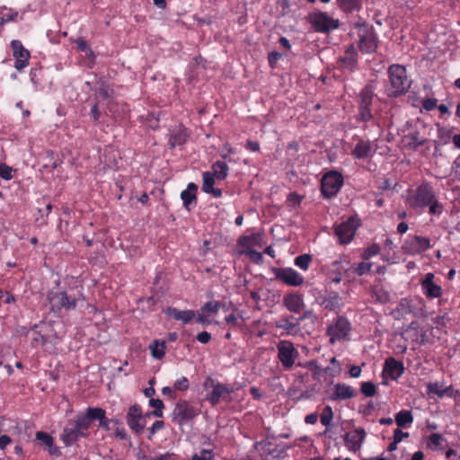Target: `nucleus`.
<instances>
[{
	"label": "nucleus",
	"instance_id": "nucleus-1",
	"mask_svg": "<svg viewBox=\"0 0 460 460\" xmlns=\"http://www.w3.org/2000/svg\"><path fill=\"white\" fill-rule=\"evenodd\" d=\"M89 428L86 412L78 414L67 422L61 435V439L66 446H71L79 438L87 437Z\"/></svg>",
	"mask_w": 460,
	"mask_h": 460
},
{
	"label": "nucleus",
	"instance_id": "nucleus-2",
	"mask_svg": "<svg viewBox=\"0 0 460 460\" xmlns=\"http://www.w3.org/2000/svg\"><path fill=\"white\" fill-rule=\"evenodd\" d=\"M389 85L386 93L390 97H396L405 93L411 86L406 69L401 65H392L388 68Z\"/></svg>",
	"mask_w": 460,
	"mask_h": 460
},
{
	"label": "nucleus",
	"instance_id": "nucleus-3",
	"mask_svg": "<svg viewBox=\"0 0 460 460\" xmlns=\"http://www.w3.org/2000/svg\"><path fill=\"white\" fill-rule=\"evenodd\" d=\"M48 302L49 309L55 314H59L63 310H74L78 300L69 296L66 291L51 290L48 293Z\"/></svg>",
	"mask_w": 460,
	"mask_h": 460
},
{
	"label": "nucleus",
	"instance_id": "nucleus-4",
	"mask_svg": "<svg viewBox=\"0 0 460 460\" xmlns=\"http://www.w3.org/2000/svg\"><path fill=\"white\" fill-rule=\"evenodd\" d=\"M435 195L430 185L425 183L409 194L407 201L411 208H423L432 202Z\"/></svg>",
	"mask_w": 460,
	"mask_h": 460
},
{
	"label": "nucleus",
	"instance_id": "nucleus-5",
	"mask_svg": "<svg viewBox=\"0 0 460 460\" xmlns=\"http://www.w3.org/2000/svg\"><path fill=\"white\" fill-rule=\"evenodd\" d=\"M278 358L286 370L291 369L299 357L298 350L289 341H280L277 344Z\"/></svg>",
	"mask_w": 460,
	"mask_h": 460
},
{
	"label": "nucleus",
	"instance_id": "nucleus-6",
	"mask_svg": "<svg viewBox=\"0 0 460 460\" xmlns=\"http://www.w3.org/2000/svg\"><path fill=\"white\" fill-rule=\"evenodd\" d=\"M374 91L370 85L365 86L358 96V118L363 122L370 121L373 118L371 106Z\"/></svg>",
	"mask_w": 460,
	"mask_h": 460
},
{
	"label": "nucleus",
	"instance_id": "nucleus-7",
	"mask_svg": "<svg viewBox=\"0 0 460 460\" xmlns=\"http://www.w3.org/2000/svg\"><path fill=\"white\" fill-rule=\"evenodd\" d=\"M309 21L319 32H329L337 29L340 25L338 19H334L323 12L312 13L309 15Z\"/></svg>",
	"mask_w": 460,
	"mask_h": 460
},
{
	"label": "nucleus",
	"instance_id": "nucleus-8",
	"mask_svg": "<svg viewBox=\"0 0 460 460\" xmlns=\"http://www.w3.org/2000/svg\"><path fill=\"white\" fill-rule=\"evenodd\" d=\"M343 184L342 175L337 172H327L322 179V192L326 198L335 196Z\"/></svg>",
	"mask_w": 460,
	"mask_h": 460
},
{
	"label": "nucleus",
	"instance_id": "nucleus-9",
	"mask_svg": "<svg viewBox=\"0 0 460 460\" xmlns=\"http://www.w3.org/2000/svg\"><path fill=\"white\" fill-rule=\"evenodd\" d=\"M350 330L351 326L349 322L345 317H338L327 329V334L330 337L331 343L346 339Z\"/></svg>",
	"mask_w": 460,
	"mask_h": 460
},
{
	"label": "nucleus",
	"instance_id": "nucleus-10",
	"mask_svg": "<svg viewBox=\"0 0 460 460\" xmlns=\"http://www.w3.org/2000/svg\"><path fill=\"white\" fill-rule=\"evenodd\" d=\"M430 248V241L427 237L409 235L404 241L402 249L410 255L420 254Z\"/></svg>",
	"mask_w": 460,
	"mask_h": 460
},
{
	"label": "nucleus",
	"instance_id": "nucleus-11",
	"mask_svg": "<svg viewBox=\"0 0 460 460\" xmlns=\"http://www.w3.org/2000/svg\"><path fill=\"white\" fill-rule=\"evenodd\" d=\"M358 226V220L354 217H350L347 221L336 226L335 234L339 242L342 244L349 243L352 240Z\"/></svg>",
	"mask_w": 460,
	"mask_h": 460
},
{
	"label": "nucleus",
	"instance_id": "nucleus-12",
	"mask_svg": "<svg viewBox=\"0 0 460 460\" xmlns=\"http://www.w3.org/2000/svg\"><path fill=\"white\" fill-rule=\"evenodd\" d=\"M233 392L229 385L211 381V390L207 394L206 399L212 404H217L220 400L229 401L227 396Z\"/></svg>",
	"mask_w": 460,
	"mask_h": 460
},
{
	"label": "nucleus",
	"instance_id": "nucleus-13",
	"mask_svg": "<svg viewBox=\"0 0 460 460\" xmlns=\"http://www.w3.org/2000/svg\"><path fill=\"white\" fill-rule=\"evenodd\" d=\"M199 410L186 401H180L174 410V419L179 424H182L199 414Z\"/></svg>",
	"mask_w": 460,
	"mask_h": 460
},
{
	"label": "nucleus",
	"instance_id": "nucleus-14",
	"mask_svg": "<svg viewBox=\"0 0 460 460\" xmlns=\"http://www.w3.org/2000/svg\"><path fill=\"white\" fill-rule=\"evenodd\" d=\"M277 279L291 287H299L303 285L305 279L292 268H279L275 271Z\"/></svg>",
	"mask_w": 460,
	"mask_h": 460
},
{
	"label": "nucleus",
	"instance_id": "nucleus-15",
	"mask_svg": "<svg viewBox=\"0 0 460 460\" xmlns=\"http://www.w3.org/2000/svg\"><path fill=\"white\" fill-rule=\"evenodd\" d=\"M128 427L136 433L139 434L145 428V420L142 415V409L135 404L129 407L126 416Z\"/></svg>",
	"mask_w": 460,
	"mask_h": 460
},
{
	"label": "nucleus",
	"instance_id": "nucleus-16",
	"mask_svg": "<svg viewBox=\"0 0 460 460\" xmlns=\"http://www.w3.org/2000/svg\"><path fill=\"white\" fill-rule=\"evenodd\" d=\"M349 262L347 258L342 257L328 265V278L333 283H340L342 275L349 270Z\"/></svg>",
	"mask_w": 460,
	"mask_h": 460
},
{
	"label": "nucleus",
	"instance_id": "nucleus-17",
	"mask_svg": "<svg viewBox=\"0 0 460 460\" xmlns=\"http://www.w3.org/2000/svg\"><path fill=\"white\" fill-rule=\"evenodd\" d=\"M13 56L15 58L14 67L18 71H22L29 65L30 52L22 46V42L13 40L11 42Z\"/></svg>",
	"mask_w": 460,
	"mask_h": 460
},
{
	"label": "nucleus",
	"instance_id": "nucleus-18",
	"mask_svg": "<svg viewBox=\"0 0 460 460\" xmlns=\"http://www.w3.org/2000/svg\"><path fill=\"white\" fill-rule=\"evenodd\" d=\"M365 438V429L362 428H358L353 431L348 432L344 435L345 445L349 450L356 452L361 447Z\"/></svg>",
	"mask_w": 460,
	"mask_h": 460
},
{
	"label": "nucleus",
	"instance_id": "nucleus-19",
	"mask_svg": "<svg viewBox=\"0 0 460 460\" xmlns=\"http://www.w3.org/2000/svg\"><path fill=\"white\" fill-rule=\"evenodd\" d=\"M340 66L348 72L354 71L358 66V52L353 45L346 48L344 56L339 58Z\"/></svg>",
	"mask_w": 460,
	"mask_h": 460
},
{
	"label": "nucleus",
	"instance_id": "nucleus-20",
	"mask_svg": "<svg viewBox=\"0 0 460 460\" xmlns=\"http://www.w3.org/2000/svg\"><path fill=\"white\" fill-rule=\"evenodd\" d=\"M434 274L427 273L421 280V288L423 294L428 298H438L442 295V288L439 285L433 281Z\"/></svg>",
	"mask_w": 460,
	"mask_h": 460
},
{
	"label": "nucleus",
	"instance_id": "nucleus-21",
	"mask_svg": "<svg viewBox=\"0 0 460 460\" xmlns=\"http://www.w3.org/2000/svg\"><path fill=\"white\" fill-rule=\"evenodd\" d=\"M283 305L289 312L294 314L300 313L305 306L303 296L296 292L285 295Z\"/></svg>",
	"mask_w": 460,
	"mask_h": 460
},
{
	"label": "nucleus",
	"instance_id": "nucleus-22",
	"mask_svg": "<svg viewBox=\"0 0 460 460\" xmlns=\"http://www.w3.org/2000/svg\"><path fill=\"white\" fill-rule=\"evenodd\" d=\"M86 416L89 427L94 420H98L100 421L99 427L106 430L110 429V420L106 419L104 410L101 408H89L86 411Z\"/></svg>",
	"mask_w": 460,
	"mask_h": 460
},
{
	"label": "nucleus",
	"instance_id": "nucleus-23",
	"mask_svg": "<svg viewBox=\"0 0 460 460\" xmlns=\"http://www.w3.org/2000/svg\"><path fill=\"white\" fill-rule=\"evenodd\" d=\"M384 372L395 380L403 374L404 367L402 362L395 360L394 358H389L385 360Z\"/></svg>",
	"mask_w": 460,
	"mask_h": 460
},
{
	"label": "nucleus",
	"instance_id": "nucleus-24",
	"mask_svg": "<svg viewBox=\"0 0 460 460\" xmlns=\"http://www.w3.org/2000/svg\"><path fill=\"white\" fill-rule=\"evenodd\" d=\"M357 395V391L345 384H336L333 387L332 400H347Z\"/></svg>",
	"mask_w": 460,
	"mask_h": 460
},
{
	"label": "nucleus",
	"instance_id": "nucleus-25",
	"mask_svg": "<svg viewBox=\"0 0 460 460\" xmlns=\"http://www.w3.org/2000/svg\"><path fill=\"white\" fill-rule=\"evenodd\" d=\"M188 137L189 134L187 129L182 125L176 126L171 130L169 139L171 147L183 145L187 141Z\"/></svg>",
	"mask_w": 460,
	"mask_h": 460
},
{
	"label": "nucleus",
	"instance_id": "nucleus-26",
	"mask_svg": "<svg viewBox=\"0 0 460 460\" xmlns=\"http://www.w3.org/2000/svg\"><path fill=\"white\" fill-rule=\"evenodd\" d=\"M198 187L195 183L190 182L188 184L187 189L182 190L181 193V199L183 201V205L187 210H190L193 205H196V192Z\"/></svg>",
	"mask_w": 460,
	"mask_h": 460
},
{
	"label": "nucleus",
	"instance_id": "nucleus-27",
	"mask_svg": "<svg viewBox=\"0 0 460 460\" xmlns=\"http://www.w3.org/2000/svg\"><path fill=\"white\" fill-rule=\"evenodd\" d=\"M203 184L202 190L206 193L212 194L215 198L222 196V190L217 188H214L215 176L211 172H203Z\"/></svg>",
	"mask_w": 460,
	"mask_h": 460
},
{
	"label": "nucleus",
	"instance_id": "nucleus-28",
	"mask_svg": "<svg viewBox=\"0 0 460 460\" xmlns=\"http://www.w3.org/2000/svg\"><path fill=\"white\" fill-rule=\"evenodd\" d=\"M36 438L40 441L41 446H45L50 455L59 456V449L54 446V439L50 435L43 431H38L36 433Z\"/></svg>",
	"mask_w": 460,
	"mask_h": 460
},
{
	"label": "nucleus",
	"instance_id": "nucleus-29",
	"mask_svg": "<svg viewBox=\"0 0 460 460\" xmlns=\"http://www.w3.org/2000/svg\"><path fill=\"white\" fill-rule=\"evenodd\" d=\"M377 47L376 38L371 33L367 32L360 36L359 39V49L365 53H372Z\"/></svg>",
	"mask_w": 460,
	"mask_h": 460
},
{
	"label": "nucleus",
	"instance_id": "nucleus-30",
	"mask_svg": "<svg viewBox=\"0 0 460 460\" xmlns=\"http://www.w3.org/2000/svg\"><path fill=\"white\" fill-rule=\"evenodd\" d=\"M166 314L177 321L183 323H190L195 316L196 313L192 310H179L177 308H168Z\"/></svg>",
	"mask_w": 460,
	"mask_h": 460
},
{
	"label": "nucleus",
	"instance_id": "nucleus-31",
	"mask_svg": "<svg viewBox=\"0 0 460 460\" xmlns=\"http://www.w3.org/2000/svg\"><path fill=\"white\" fill-rule=\"evenodd\" d=\"M412 301L408 298L402 299L397 307L393 311L394 318L400 319L413 312Z\"/></svg>",
	"mask_w": 460,
	"mask_h": 460
},
{
	"label": "nucleus",
	"instance_id": "nucleus-32",
	"mask_svg": "<svg viewBox=\"0 0 460 460\" xmlns=\"http://www.w3.org/2000/svg\"><path fill=\"white\" fill-rule=\"evenodd\" d=\"M372 147L369 142L359 141L352 150V155L358 159L367 158L370 155Z\"/></svg>",
	"mask_w": 460,
	"mask_h": 460
},
{
	"label": "nucleus",
	"instance_id": "nucleus-33",
	"mask_svg": "<svg viewBox=\"0 0 460 460\" xmlns=\"http://www.w3.org/2000/svg\"><path fill=\"white\" fill-rule=\"evenodd\" d=\"M342 305L341 297L337 292H330L323 301V305L329 310L338 309Z\"/></svg>",
	"mask_w": 460,
	"mask_h": 460
},
{
	"label": "nucleus",
	"instance_id": "nucleus-34",
	"mask_svg": "<svg viewBox=\"0 0 460 460\" xmlns=\"http://www.w3.org/2000/svg\"><path fill=\"white\" fill-rule=\"evenodd\" d=\"M427 390H428V393L434 394L438 395L439 398H442L445 395H449V396L452 395V393H451L452 387L451 386H447V387L444 388L442 386V385H440L438 382L428 384Z\"/></svg>",
	"mask_w": 460,
	"mask_h": 460
},
{
	"label": "nucleus",
	"instance_id": "nucleus-35",
	"mask_svg": "<svg viewBox=\"0 0 460 460\" xmlns=\"http://www.w3.org/2000/svg\"><path fill=\"white\" fill-rule=\"evenodd\" d=\"M165 341H159L157 340H155L149 344L151 355L156 359H161L164 358L165 354Z\"/></svg>",
	"mask_w": 460,
	"mask_h": 460
},
{
	"label": "nucleus",
	"instance_id": "nucleus-36",
	"mask_svg": "<svg viewBox=\"0 0 460 460\" xmlns=\"http://www.w3.org/2000/svg\"><path fill=\"white\" fill-rule=\"evenodd\" d=\"M228 166L224 161H217L212 165V173L218 180H224L228 174Z\"/></svg>",
	"mask_w": 460,
	"mask_h": 460
},
{
	"label": "nucleus",
	"instance_id": "nucleus-37",
	"mask_svg": "<svg viewBox=\"0 0 460 460\" xmlns=\"http://www.w3.org/2000/svg\"><path fill=\"white\" fill-rule=\"evenodd\" d=\"M405 145L411 148L416 149L425 143V139L420 137L418 132H412L404 137Z\"/></svg>",
	"mask_w": 460,
	"mask_h": 460
},
{
	"label": "nucleus",
	"instance_id": "nucleus-38",
	"mask_svg": "<svg viewBox=\"0 0 460 460\" xmlns=\"http://www.w3.org/2000/svg\"><path fill=\"white\" fill-rule=\"evenodd\" d=\"M298 325H299V322L292 323L288 320V317L282 318L276 323V326L278 328L286 330L288 334L296 333Z\"/></svg>",
	"mask_w": 460,
	"mask_h": 460
},
{
	"label": "nucleus",
	"instance_id": "nucleus-39",
	"mask_svg": "<svg viewBox=\"0 0 460 460\" xmlns=\"http://www.w3.org/2000/svg\"><path fill=\"white\" fill-rule=\"evenodd\" d=\"M339 7L347 13L358 10L360 8V0H337Z\"/></svg>",
	"mask_w": 460,
	"mask_h": 460
},
{
	"label": "nucleus",
	"instance_id": "nucleus-40",
	"mask_svg": "<svg viewBox=\"0 0 460 460\" xmlns=\"http://www.w3.org/2000/svg\"><path fill=\"white\" fill-rule=\"evenodd\" d=\"M394 420L398 427H404L407 424L412 423L413 417L410 411H400L396 413Z\"/></svg>",
	"mask_w": 460,
	"mask_h": 460
},
{
	"label": "nucleus",
	"instance_id": "nucleus-41",
	"mask_svg": "<svg viewBox=\"0 0 460 460\" xmlns=\"http://www.w3.org/2000/svg\"><path fill=\"white\" fill-rule=\"evenodd\" d=\"M220 307L221 303L219 301H209L201 306L200 311L206 313L209 316L211 314H217Z\"/></svg>",
	"mask_w": 460,
	"mask_h": 460
},
{
	"label": "nucleus",
	"instance_id": "nucleus-42",
	"mask_svg": "<svg viewBox=\"0 0 460 460\" xmlns=\"http://www.w3.org/2000/svg\"><path fill=\"white\" fill-rule=\"evenodd\" d=\"M311 261H312V256L310 254L305 253V254L296 257L294 263L296 266H297L301 270H306L309 268Z\"/></svg>",
	"mask_w": 460,
	"mask_h": 460
},
{
	"label": "nucleus",
	"instance_id": "nucleus-43",
	"mask_svg": "<svg viewBox=\"0 0 460 460\" xmlns=\"http://www.w3.org/2000/svg\"><path fill=\"white\" fill-rule=\"evenodd\" d=\"M428 438H429L428 447L432 450L439 449L441 447V444L444 440L442 436L438 433H432L431 435L429 436Z\"/></svg>",
	"mask_w": 460,
	"mask_h": 460
},
{
	"label": "nucleus",
	"instance_id": "nucleus-44",
	"mask_svg": "<svg viewBox=\"0 0 460 460\" xmlns=\"http://www.w3.org/2000/svg\"><path fill=\"white\" fill-rule=\"evenodd\" d=\"M333 419V411L331 406H325L321 415V423L328 428Z\"/></svg>",
	"mask_w": 460,
	"mask_h": 460
},
{
	"label": "nucleus",
	"instance_id": "nucleus-45",
	"mask_svg": "<svg viewBox=\"0 0 460 460\" xmlns=\"http://www.w3.org/2000/svg\"><path fill=\"white\" fill-rule=\"evenodd\" d=\"M149 405L155 409L152 412L154 416L158 418L163 417L164 402L162 400L151 398L149 400Z\"/></svg>",
	"mask_w": 460,
	"mask_h": 460
},
{
	"label": "nucleus",
	"instance_id": "nucleus-46",
	"mask_svg": "<svg viewBox=\"0 0 460 460\" xmlns=\"http://www.w3.org/2000/svg\"><path fill=\"white\" fill-rule=\"evenodd\" d=\"M257 237L255 235L252 236H242L238 240V243L244 250L252 249V245L255 243Z\"/></svg>",
	"mask_w": 460,
	"mask_h": 460
},
{
	"label": "nucleus",
	"instance_id": "nucleus-47",
	"mask_svg": "<svg viewBox=\"0 0 460 460\" xmlns=\"http://www.w3.org/2000/svg\"><path fill=\"white\" fill-rule=\"evenodd\" d=\"M330 366L325 368V373L332 376H338L341 373V366L335 358H332Z\"/></svg>",
	"mask_w": 460,
	"mask_h": 460
},
{
	"label": "nucleus",
	"instance_id": "nucleus-48",
	"mask_svg": "<svg viewBox=\"0 0 460 460\" xmlns=\"http://www.w3.org/2000/svg\"><path fill=\"white\" fill-rule=\"evenodd\" d=\"M214 455L211 450L203 449L198 454H194L191 460H213Z\"/></svg>",
	"mask_w": 460,
	"mask_h": 460
},
{
	"label": "nucleus",
	"instance_id": "nucleus-49",
	"mask_svg": "<svg viewBox=\"0 0 460 460\" xmlns=\"http://www.w3.org/2000/svg\"><path fill=\"white\" fill-rule=\"evenodd\" d=\"M361 392L367 397L376 394V385L372 382H364L361 385Z\"/></svg>",
	"mask_w": 460,
	"mask_h": 460
},
{
	"label": "nucleus",
	"instance_id": "nucleus-50",
	"mask_svg": "<svg viewBox=\"0 0 460 460\" xmlns=\"http://www.w3.org/2000/svg\"><path fill=\"white\" fill-rule=\"evenodd\" d=\"M189 380L185 376H181L178 378L173 385L175 390L178 391H186L189 388Z\"/></svg>",
	"mask_w": 460,
	"mask_h": 460
},
{
	"label": "nucleus",
	"instance_id": "nucleus-51",
	"mask_svg": "<svg viewBox=\"0 0 460 460\" xmlns=\"http://www.w3.org/2000/svg\"><path fill=\"white\" fill-rule=\"evenodd\" d=\"M243 252L248 255L252 259V261L256 263H260L262 261V254L253 249L243 250Z\"/></svg>",
	"mask_w": 460,
	"mask_h": 460
},
{
	"label": "nucleus",
	"instance_id": "nucleus-52",
	"mask_svg": "<svg viewBox=\"0 0 460 460\" xmlns=\"http://www.w3.org/2000/svg\"><path fill=\"white\" fill-rule=\"evenodd\" d=\"M371 267H372V264H371V263L360 262V263H358V264L355 267L354 271H355L358 276H361V275H364L365 273H367V272L370 271Z\"/></svg>",
	"mask_w": 460,
	"mask_h": 460
},
{
	"label": "nucleus",
	"instance_id": "nucleus-53",
	"mask_svg": "<svg viewBox=\"0 0 460 460\" xmlns=\"http://www.w3.org/2000/svg\"><path fill=\"white\" fill-rule=\"evenodd\" d=\"M380 252V248L377 244H372L364 252V258L369 259L376 255Z\"/></svg>",
	"mask_w": 460,
	"mask_h": 460
},
{
	"label": "nucleus",
	"instance_id": "nucleus-54",
	"mask_svg": "<svg viewBox=\"0 0 460 460\" xmlns=\"http://www.w3.org/2000/svg\"><path fill=\"white\" fill-rule=\"evenodd\" d=\"M0 178L10 180L12 178V169L5 164H0Z\"/></svg>",
	"mask_w": 460,
	"mask_h": 460
},
{
	"label": "nucleus",
	"instance_id": "nucleus-55",
	"mask_svg": "<svg viewBox=\"0 0 460 460\" xmlns=\"http://www.w3.org/2000/svg\"><path fill=\"white\" fill-rule=\"evenodd\" d=\"M437 99L429 98L423 101L422 106L426 111H432L437 107Z\"/></svg>",
	"mask_w": 460,
	"mask_h": 460
},
{
	"label": "nucleus",
	"instance_id": "nucleus-56",
	"mask_svg": "<svg viewBox=\"0 0 460 460\" xmlns=\"http://www.w3.org/2000/svg\"><path fill=\"white\" fill-rule=\"evenodd\" d=\"M428 206L429 207V213L430 214H433V215L440 214L441 211H442V208L438 204V202L437 201L436 198H434L432 202L430 204H429Z\"/></svg>",
	"mask_w": 460,
	"mask_h": 460
},
{
	"label": "nucleus",
	"instance_id": "nucleus-57",
	"mask_svg": "<svg viewBox=\"0 0 460 460\" xmlns=\"http://www.w3.org/2000/svg\"><path fill=\"white\" fill-rule=\"evenodd\" d=\"M76 45H77V48L85 52L87 55L89 54H92L93 51L91 50V49L88 47V44L85 40H84L83 39H78L76 40Z\"/></svg>",
	"mask_w": 460,
	"mask_h": 460
},
{
	"label": "nucleus",
	"instance_id": "nucleus-58",
	"mask_svg": "<svg viewBox=\"0 0 460 460\" xmlns=\"http://www.w3.org/2000/svg\"><path fill=\"white\" fill-rule=\"evenodd\" d=\"M197 323L200 324H208L210 323V321L208 320V315L206 313H203L200 311V309L197 312Z\"/></svg>",
	"mask_w": 460,
	"mask_h": 460
},
{
	"label": "nucleus",
	"instance_id": "nucleus-59",
	"mask_svg": "<svg viewBox=\"0 0 460 460\" xmlns=\"http://www.w3.org/2000/svg\"><path fill=\"white\" fill-rule=\"evenodd\" d=\"M409 433L408 432H402L400 429H396L394 431V439L395 440V443H400L404 438H408Z\"/></svg>",
	"mask_w": 460,
	"mask_h": 460
},
{
	"label": "nucleus",
	"instance_id": "nucleus-60",
	"mask_svg": "<svg viewBox=\"0 0 460 460\" xmlns=\"http://www.w3.org/2000/svg\"><path fill=\"white\" fill-rule=\"evenodd\" d=\"M197 340L202 343L206 344L211 340V334L208 332H201L197 335Z\"/></svg>",
	"mask_w": 460,
	"mask_h": 460
},
{
	"label": "nucleus",
	"instance_id": "nucleus-61",
	"mask_svg": "<svg viewBox=\"0 0 460 460\" xmlns=\"http://www.w3.org/2000/svg\"><path fill=\"white\" fill-rule=\"evenodd\" d=\"M376 298L381 303H387L389 301V294L382 289L376 291Z\"/></svg>",
	"mask_w": 460,
	"mask_h": 460
},
{
	"label": "nucleus",
	"instance_id": "nucleus-62",
	"mask_svg": "<svg viewBox=\"0 0 460 460\" xmlns=\"http://www.w3.org/2000/svg\"><path fill=\"white\" fill-rule=\"evenodd\" d=\"M301 199H302V198L298 194L291 193L288 196V201L289 202L290 205L295 207V206H297V205H299L301 203Z\"/></svg>",
	"mask_w": 460,
	"mask_h": 460
},
{
	"label": "nucleus",
	"instance_id": "nucleus-63",
	"mask_svg": "<svg viewBox=\"0 0 460 460\" xmlns=\"http://www.w3.org/2000/svg\"><path fill=\"white\" fill-rule=\"evenodd\" d=\"M164 424L162 420H156L153 423L152 427L149 429V432L151 435H154L158 430L164 428Z\"/></svg>",
	"mask_w": 460,
	"mask_h": 460
},
{
	"label": "nucleus",
	"instance_id": "nucleus-64",
	"mask_svg": "<svg viewBox=\"0 0 460 460\" xmlns=\"http://www.w3.org/2000/svg\"><path fill=\"white\" fill-rule=\"evenodd\" d=\"M318 414L316 412L310 413L305 416V422L306 424L314 425L317 422Z\"/></svg>",
	"mask_w": 460,
	"mask_h": 460
}]
</instances>
